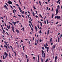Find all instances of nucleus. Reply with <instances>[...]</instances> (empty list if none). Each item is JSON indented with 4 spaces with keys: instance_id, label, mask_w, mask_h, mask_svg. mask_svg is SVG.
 <instances>
[{
    "instance_id": "f257e3e1",
    "label": "nucleus",
    "mask_w": 62,
    "mask_h": 62,
    "mask_svg": "<svg viewBox=\"0 0 62 62\" xmlns=\"http://www.w3.org/2000/svg\"><path fill=\"white\" fill-rule=\"evenodd\" d=\"M44 47L45 49H46L47 52H48V50L49 49V47H47V46H46L45 45H44Z\"/></svg>"
},
{
    "instance_id": "f03ea898",
    "label": "nucleus",
    "mask_w": 62,
    "mask_h": 62,
    "mask_svg": "<svg viewBox=\"0 0 62 62\" xmlns=\"http://www.w3.org/2000/svg\"><path fill=\"white\" fill-rule=\"evenodd\" d=\"M55 19H56V18L57 19H60V16H55Z\"/></svg>"
},
{
    "instance_id": "7ed1b4c3",
    "label": "nucleus",
    "mask_w": 62,
    "mask_h": 62,
    "mask_svg": "<svg viewBox=\"0 0 62 62\" xmlns=\"http://www.w3.org/2000/svg\"><path fill=\"white\" fill-rule=\"evenodd\" d=\"M8 3L9 4H10L11 5H12V2L11 1H9L8 2Z\"/></svg>"
},
{
    "instance_id": "20e7f679",
    "label": "nucleus",
    "mask_w": 62,
    "mask_h": 62,
    "mask_svg": "<svg viewBox=\"0 0 62 62\" xmlns=\"http://www.w3.org/2000/svg\"><path fill=\"white\" fill-rule=\"evenodd\" d=\"M58 13V9H57L56 10V14H55V15H57V14Z\"/></svg>"
},
{
    "instance_id": "39448f33",
    "label": "nucleus",
    "mask_w": 62,
    "mask_h": 62,
    "mask_svg": "<svg viewBox=\"0 0 62 62\" xmlns=\"http://www.w3.org/2000/svg\"><path fill=\"white\" fill-rule=\"evenodd\" d=\"M57 56H55V61H56V60H57Z\"/></svg>"
},
{
    "instance_id": "423d86ee",
    "label": "nucleus",
    "mask_w": 62,
    "mask_h": 62,
    "mask_svg": "<svg viewBox=\"0 0 62 62\" xmlns=\"http://www.w3.org/2000/svg\"><path fill=\"white\" fill-rule=\"evenodd\" d=\"M16 32H17V33H20V31H19V30H16Z\"/></svg>"
},
{
    "instance_id": "0eeeda50",
    "label": "nucleus",
    "mask_w": 62,
    "mask_h": 62,
    "mask_svg": "<svg viewBox=\"0 0 62 62\" xmlns=\"http://www.w3.org/2000/svg\"><path fill=\"white\" fill-rule=\"evenodd\" d=\"M60 8V7H59V6L58 5L57 6V9H59Z\"/></svg>"
},
{
    "instance_id": "6e6552de",
    "label": "nucleus",
    "mask_w": 62,
    "mask_h": 62,
    "mask_svg": "<svg viewBox=\"0 0 62 62\" xmlns=\"http://www.w3.org/2000/svg\"><path fill=\"white\" fill-rule=\"evenodd\" d=\"M4 8H6V9H8V7H7V6L6 5H5L4 7Z\"/></svg>"
},
{
    "instance_id": "1a4fd4ad",
    "label": "nucleus",
    "mask_w": 62,
    "mask_h": 62,
    "mask_svg": "<svg viewBox=\"0 0 62 62\" xmlns=\"http://www.w3.org/2000/svg\"><path fill=\"white\" fill-rule=\"evenodd\" d=\"M4 47L5 48H6L7 50H8V47L6 45H4Z\"/></svg>"
},
{
    "instance_id": "9d476101",
    "label": "nucleus",
    "mask_w": 62,
    "mask_h": 62,
    "mask_svg": "<svg viewBox=\"0 0 62 62\" xmlns=\"http://www.w3.org/2000/svg\"><path fill=\"white\" fill-rule=\"evenodd\" d=\"M38 62H39V55H38Z\"/></svg>"
},
{
    "instance_id": "9b49d317",
    "label": "nucleus",
    "mask_w": 62,
    "mask_h": 62,
    "mask_svg": "<svg viewBox=\"0 0 62 62\" xmlns=\"http://www.w3.org/2000/svg\"><path fill=\"white\" fill-rule=\"evenodd\" d=\"M14 11L16 12V10L14 9L13 10V13L15 14V12H14Z\"/></svg>"
},
{
    "instance_id": "f8f14e48",
    "label": "nucleus",
    "mask_w": 62,
    "mask_h": 62,
    "mask_svg": "<svg viewBox=\"0 0 62 62\" xmlns=\"http://www.w3.org/2000/svg\"><path fill=\"white\" fill-rule=\"evenodd\" d=\"M37 44H38V43H37V42L36 41H35V42L34 43V45H37Z\"/></svg>"
},
{
    "instance_id": "ddd939ff",
    "label": "nucleus",
    "mask_w": 62,
    "mask_h": 62,
    "mask_svg": "<svg viewBox=\"0 0 62 62\" xmlns=\"http://www.w3.org/2000/svg\"><path fill=\"white\" fill-rule=\"evenodd\" d=\"M7 28L8 29H9V28H10V25H9V26L8 25L7 26Z\"/></svg>"
},
{
    "instance_id": "4468645a",
    "label": "nucleus",
    "mask_w": 62,
    "mask_h": 62,
    "mask_svg": "<svg viewBox=\"0 0 62 62\" xmlns=\"http://www.w3.org/2000/svg\"><path fill=\"white\" fill-rule=\"evenodd\" d=\"M35 29L36 31L37 32V26H35Z\"/></svg>"
},
{
    "instance_id": "2eb2a0df",
    "label": "nucleus",
    "mask_w": 62,
    "mask_h": 62,
    "mask_svg": "<svg viewBox=\"0 0 62 62\" xmlns=\"http://www.w3.org/2000/svg\"><path fill=\"white\" fill-rule=\"evenodd\" d=\"M48 60H49V59H47L45 61V62H47L48 61Z\"/></svg>"
},
{
    "instance_id": "dca6fc26",
    "label": "nucleus",
    "mask_w": 62,
    "mask_h": 62,
    "mask_svg": "<svg viewBox=\"0 0 62 62\" xmlns=\"http://www.w3.org/2000/svg\"><path fill=\"white\" fill-rule=\"evenodd\" d=\"M23 31H24V28H23L22 29H21V30H23Z\"/></svg>"
},
{
    "instance_id": "f3484780",
    "label": "nucleus",
    "mask_w": 62,
    "mask_h": 62,
    "mask_svg": "<svg viewBox=\"0 0 62 62\" xmlns=\"http://www.w3.org/2000/svg\"><path fill=\"white\" fill-rule=\"evenodd\" d=\"M49 30H48L47 31V35H48L49 34Z\"/></svg>"
},
{
    "instance_id": "a211bd4d",
    "label": "nucleus",
    "mask_w": 62,
    "mask_h": 62,
    "mask_svg": "<svg viewBox=\"0 0 62 62\" xmlns=\"http://www.w3.org/2000/svg\"><path fill=\"white\" fill-rule=\"evenodd\" d=\"M39 33H40L41 34L42 32H41V31L40 30L39 31Z\"/></svg>"
},
{
    "instance_id": "6ab92c4d",
    "label": "nucleus",
    "mask_w": 62,
    "mask_h": 62,
    "mask_svg": "<svg viewBox=\"0 0 62 62\" xmlns=\"http://www.w3.org/2000/svg\"><path fill=\"white\" fill-rule=\"evenodd\" d=\"M46 22L47 24H48V23H49V22H48V20L47 19L46 20Z\"/></svg>"
},
{
    "instance_id": "aec40b11",
    "label": "nucleus",
    "mask_w": 62,
    "mask_h": 62,
    "mask_svg": "<svg viewBox=\"0 0 62 62\" xmlns=\"http://www.w3.org/2000/svg\"><path fill=\"white\" fill-rule=\"evenodd\" d=\"M8 54H7L5 55V58H7V56H8Z\"/></svg>"
},
{
    "instance_id": "412c9836",
    "label": "nucleus",
    "mask_w": 62,
    "mask_h": 62,
    "mask_svg": "<svg viewBox=\"0 0 62 62\" xmlns=\"http://www.w3.org/2000/svg\"><path fill=\"white\" fill-rule=\"evenodd\" d=\"M55 46L53 45V49H54L55 48V46Z\"/></svg>"
},
{
    "instance_id": "4be33fe9",
    "label": "nucleus",
    "mask_w": 62,
    "mask_h": 62,
    "mask_svg": "<svg viewBox=\"0 0 62 62\" xmlns=\"http://www.w3.org/2000/svg\"><path fill=\"white\" fill-rule=\"evenodd\" d=\"M39 15L40 16V17L42 18H43V17H42V16H41V15L40 14H39Z\"/></svg>"
},
{
    "instance_id": "5701e85b",
    "label": "nucleus",
    "mask_w": 62,
    "mask_h": 62,
    "mask_svg": "<svg viewBox=\"0 0 62 62\" xmlns=\"http://www.w3.org/2000/svg\"><path fill=\"white\" fill-rule=\"evenodd\" d=\"M60 40V38H59V37L58 38V42H59Z\"/></svg>"
},
{
    "instance_id": "b1692460",
    "label": "nucleus",
    "mask_w": 62,
    "mask_h": 62,
    "mask_svg": "<svg viewBox=\"0 0 62 62\" xmlns=\"http://www.w3.org/2000/svg\"><path fill=\"white\" fill-rule=\"evenodd\" d=\"M37 27L39 29H40V28H39V25H37Z\"/></svg>"
},
{
    "instance_id": "393cba45",
    "label": "nucleus",
    "mask_w": 62,
    "mask_h": 62,
    "mask_svg": "<svg viewBox=\"0 0 62 62\" xmlns=\"http://www.w3.org/2000/svg\"><path fill=\"white\" fill-rule=\"evenodd\" d=\"M24 46L23 47V51H24Z\"/></svg>"
},
{
    "instance_id": "a878e982",
    "label": "nucleus",
    "mask_w": 62,
    "mask_h": 62,
    "mask_svg": "<svg viewBox=\"0 0 62 62\" xmlns=\"http://www.w3.org/2000/svg\"><path fill=\"white\" fill-rule=\"evenodd\" d=\"M54 14H52V18H53L54 17Z\"/></svg>"
},
{
    "instance_id": "bb28decb",
    "label": "nucleus",
    "mask_w": 62,
    "mask_h": 62,
    "mask_svg": "<svg viewBox=\"0 0 62 62\" xmlns=\"http://www.w3.org/2000/svg\"><path fill=\"white\" fill-rule=\"evenodd\" d=\"M5 4L6 5H7V6H8V4L7 3H5Z\"/></svg>"
},
{
    "instance_id": "cd10ccee",
    "label": "nucleus",
    "mask_w": 62,
    "mask_h": 62,
    "mask_svg": "<svg viewBox=\"0 0 62 62\" xmlns=\"http://www.w3.org/2000/svg\"><path fill=\"white\" fill-rule=\"evenodd\" d=\"M40 25L41 26H42V23L41 22H40Z\"/></svg>"
},
{
    "instance_id": "c85d7f7f",
    "label": "nucleus",
    "mask_w": 62,
    "mask_h": 62,
    "mask_svg": "<svg viewBox=\"0 0 62 62\" xmlns=\"http://www.w3.org/2000/svg\"><path fill=\"white\" fill-rule=\"evenodd\" d=\"M52 38H51L50 39V42H51V41H52Z\"/></svg>"
},
{
    "instance_id": "c756f323",
    "label": "nucleus",
    "mask_w": 62,
    "mask_h": 62,
    "mask_svg": "<svg viewBox=\"0 0 62 62\" xmlns=\"http://www.w3.org/2000/svg\"><path fill=\"white\" fill-rule=\"evenodd\" d=\"M45 53H44V58H45Z\"/></svg>"
},
{
    "instance_id": "7c9ffc66",
    "label": "nucleus",
    "mask_w": 62,
    "mask_h": 62,
    "mask_svg": "<svg viewBox=\"0 0 62 62\" xmlns=\"http://www.w3.org/2000/svg\"><path fill=\"white\" fill-rule=\"evenodd\" d=\"M14 30V27L13 26L12 27V30Z\"/></svg>"
},
{
    "instance_id": "2f4dec72",
    "label": "nucleus",
    "mask_w": 62,
    "mask_h": 62,
    "mask_svg": "<svg viewBox=\"0 0 62 62\" xmlns=\"http://www.w3.org/2000/svg\"><path fill=\"white\" fill-rule=\"evenodd\" d=\"M3 32H2L3 34H4L5 33V30H3Z\"/></svg>"
},
{
    "instance_id": "473e14b6",
    "label": "nucleus",
    "mask_w": 62,
    "mask_h": 62,
    "mask_svg": "<svg viewBox=\"0 0 62 62\" xmlns=\"http://www.w3.org/2000/svg\"><path fill=\"white\" fill-rule=\"evenodd\" d=\"M5 58V57H4V56L3 55V59H4Z\"/></svg>"
},
{
    "instance_id": "72a5a7b5",
    "label": "nucleus",
    "mask_w": 62,
    "mask_h": 62,
    "mask_svg": "<svg viewBox=\"0 0 62 62\" xmlns=\"http://www.w3.org/2000/svg\"><path fill=\"white\" fill-rule=\"evenodd\" d=\"M33 8H34V9H36V8L35 7V6H33Z\"/></svg>"
},
{
    "instance_id": "f704fd0d",
    "label": "nucleus",
    "mask_w": 62,
    "mask_h": 62,
    "mask_svg": "<svg viewBox=\"0 0 62 62\" xmlns=\"http://www.w3.org/2000/svg\"><path fill=\"white\" fill-rule=\"evenodd\" d=\"M16 56V52L14 51V52Z\"/></svg>"
},
{
    "instance_id": "c9c22d12",
    "label": "nucleus",
    "mask_w": 62,
    "mask_h": 62,
    "mask_svg": "<svg viewBox=\"0 0 62 62\" xmlns=\"http://www.w3.org/2000/svg\"><path fill=\"white\" fill-rule=\"evenodd\" d=\"M42 49H43V50H44V47H42Z\"/></svg>"
},
{
    "instance_id": "e433bc0d",
    "label": "nucleus",
    "mask_w": 62,
    "mask_h": 62,
    "mask_svg": "<svg viewBox=\"0 0 62 62\" xmlns=\"http://www.w3.org/2000/svg\"><path fill=\"white\" fill-rule=\"evenodd\" d=\"M24 11H23V12H22V13L23 14V13H24Z\"/></svg>"
},
{
    "instance_id": "4c0bfd02",
    "label": "nucleus",
    "mask_w": 62,
    "mask_h": 62,
    "mask_svg": "<svg viewBox=\"0 0 62 62\" xmlns=\"http://www.w3.org/2000/svg\"><path fill=\"white\" fill-rule=\"evenodd\" d=\"M18 16H19V17H21V15H18Z\"/></svg>"
},
{
    "instance_id": "58836bf2",
    "label": "nucleus",
    "mask_w": 62,
    "mask_h": 62,
    "mask_svg": "<svg viewBox=\"0 0 62 62\" xmlns=\"http://www.w3.org/2000/svg\"><path fill=\"white\" fill-rule=\"evenodd\" d=\"M16 6H17L18 7H19V6L18 5V4H16Z\"/></svg>"
},
{
    "instance_id": "ea45409f",
    "label": "nucleus",
    "mask_w": 62,
    "mask_h": 62,
    "mask_svg": "<svg viewBox=\"0 0 62 62\" xmlns=\"http://www.w3.org/2000/svg\"><path fill=\"white\" fill-rule=\"evenodd\" d=\"M41 62H43V59H42V58H41Z\"/></svg>"
},
{
    "instance_id": "a19ab883",
    "label": "nucleus",
    "mask_w": 62,
    "mask_h": 62,
    "mask_svg": "<svg viewBox=\"0 0 62 62\" xmlns=\"http://www.w3.org/2000/svg\"><path fill=\"white\" fill-rule=\"evenodd\" d=\"M44 23H45V24H46V21H45V20Z\"/></svg>"
},
{
    "instance_id": "79ce46f5",
    "label": "nucleus",
    "mask_w": 62,
    "mask_h": 62,
    "mask_svg": "<svg viewBox=\"0 0 62 62\" xmlns=\"http://www.w3.org/2000/svg\"><path fill=\"white\" fill-rule=\"evenodd\" d=\"M4 54H5L6 55L7 54H8L7 53L5 52L4 53Z\"/></svg>"
},
{
    "instance_id": "37998d69",
    "label": "nucleus",
    "mask_w": 62,
    "mask_h": 62,
    "mask_svg": "<svg viewBox=\"0 0 62 62\" xmlns=\"http://www.w3.org/2000/svg\"><path fill=\"white\" fill-rule=\"evenodd\" d=\"M36 18H38V16H35Z\"/></svg>"
},
{
    "instance_id": "c03bdc74",
    "label": "nucleus",
    "mask_w": 62,
    "mask_h": 62,
    "mask_svg": "<svg viewBox=\"0 0 62 62\" xmlns=\"http://www.w3.org/2000/svg\"><path fill=\"white\" fill-rule=\"evenodd\" d=\"M18 8H19V10H21V8H20V7H18Z\"/></svg>"
},
{
    "instance_id": "a18cd8bd",
    "label": "nucleus",
    "mask_w": 62,
    "mask_h": 62,
    "mask_svg": "<svg viewBox=\"0 0 62 62\" xmlns=\"http://www.w3.org/2000/svg\"><path fill=\"white\" fill-rule=\"evenodd\" d=\"M62 34H61V35L60 38H62Z\"/></svg>"
},
{
    "instance_id": "49530a36",
    "label": "nucleus",
    "mask_w": 62,
    "mask_h": 62,
    "mask_svg": "<svg viewBox=\"0 0 62 62\" xmlns=\"http://www.w3.org/2000/svg\"><path fill=\"white\" fill-rule=\"evenodd\" d=\"M25 55L26 57V58H27V57H28L27 56V55Z\"/></svg>"
},
{
    "instance_id": "de8ad7c7",
    "label": "nucleus",
    "mask_w": 62,
    "mask_h": 62,
    "mask_svg": "<svg viewBox=\"0 0 62 62\" xmlns=\"http://www.w3.org/2000/svg\"><path fill=\"white\" fill-rule=\"evenodd\" d=\"M29 23H32V22H31V21H29Z\"/></svg>"
},
{
    "instance_id": "09e8293b",
    "label": "nucleus",
    "mask_w": 62,
    "mask_h": 62,
    "mask_svg": "<svg viewBox=\"0 0 62 62\" xmlns=\"http://www.w3.org/2000/svg\"><path fill=\"white\" fill-rule=\"evenodd\" d=\"M10 47H11V49H12V50H13V48H12V46H10Z\"/></svg>"
},
{
    "instance_id": "8fccbe9b",
    "label": "nucleus",
    "mask_w": 62,
    "mask_h": 62,
    "mask_svg": "<svg viewBox=\"0 0 62 62\" xmlns=\"http://www.w3.org/2000/svg\"><path fill=\"white\" fill-rule=\"evenodd\" d=\"M0 47H1V48H3V45H1L0 46Z\"/></svg>"
},
{
    "instance_id": "3c124183",
    "label": "nucleus",
    "mask_w": 62,
    "mask_h": 62,
    "mask_svg": "<svg viewBox=\"0 0 62 62\" xmlns=\"http://www.w3.org/2000/svg\"><path fill=\"white\" fill-rule=\"evenodd\" d=\"M6 34H7V35H8V32H6Z\"/></svg>"
},
{
    "instance_id": "603ef678",
    "label": "nucleus",
    "mask_w": 62,
    "mask_h": 62,
    "mask_svg": "<svg viewBox=\"0 0 62 62\" xmlns=\"http://www.w3.org/2000/svg\"><path fill=\"white\" fill-rule=\"evenodd\" d=\"M60 0H58V1H57V3H58V2H59Z\"/></svg>"
},
{
    "instance_id": "864d4df0",
    "label": "nucleus",
    "mask_w": 62,
    "mask_h": 62,
    "mask_svg": "<svg viewBox=\"0 0 62 62\" xmlns=\"http://www.w3.org/2000/svg\"><path fill=\"white\" fill-rule=\"evenodd\" d=\"M42 53H44V51L43 50H42Z\"/></svg>"
},
{
    "instance_id": "5fc2aeb1",
    "label": "nucleus",
    "mask_w": 62,
    "mask_h": 62,
    "mask_svg": "<svg viewBox=\"0 0 62 62\" xmlns=\"http://www.w3.org/2000/svg\"><path fill=\"white\" fill-rule=\"evenodd\" d=\"M39 41H40V42H41V41H42V40H41V39H40V40H39Z\"/></svg>"
},
{
    "instance_id": "6e6d98bb",
    "label": "nucleus",
    "mask_w": 62,
    "mask_h": 62,
    "mask_svg": "<svg viewBox=\"0 0 62 62\" xmlns=\"http://www.w3.org/2000/svg\"><path fill=\"white\" fill-rule=\"evenodd\" d=\"M16 23H17V22H14V24H16Z\"/></svg>"
},
{
    "instance_id": "4d7b16f0",
    "label": "nucleus",
    "mask_w": 62,
    "mask_h": 62,
    "mask_svg": "<svg viewBox=\"0 0 62 62\" xmlns=\"http://www.w3.org/2000/svg\"><path fill=\"white\" fill-rule=\"evenodd\" d=\"M19 21H18L17 22V23H19Z\"/></svg>"
},
{
    "instance_id": "13d9d810",
    "label": "nucleus",
    "mask_w": 62,
    "mask_h": 62,
    "mask_svg": "<svg viewBox=\"0 0 62 62\" xmlns=\"http://www.w3.org/2000/svg\"><path fill=\"white\" fill-rule=\"evenodd\" d=\"M28 61H29V60H28V59H27V62H28Z\"/></svg>"
},
{
    "instance_id": "bf43d9fd",
    "label": "nucleus",
    "mask_w": 62,
    "mask_h": 62,
    "mask_svg": "<svg viewBox=\"0 0 62 62\" xmlns=\"http://www.w3.org/2000/svg\"><path fill=\"white\" fill-rule=\"evenodd\" d=\"M12 31H13V32H14V33L15 32V31H14V30H12Z\"/></svg>"
},
{
    "instance_id": "052dcab7",
    "label": "nucleus",
    "mask_w": 62,
    "mask_h": 62,
    "mask_svg": "<svg viewBox=\"0 0 62 62\" xmlns=\"http://www.w3.org/2000/svg\"><path fill=\"white\" fill-rule=\"evenodd\" d=\"M51 45H53V43H51Z\"/></svg>"
},
{
    "instance_id": "680f3d73",
    "label": "nucleus",
    "mask_w": 62,
    "mask_h": 62,
    "mask_svg": "<svg viewBox=\"0 0 62 62\" xmlns=\"http://www.w3.org/2000/svg\"><path fill=\"white\" fill-rule=\"evenodd\" d=\"M36 41H37V43H38V39H37Z\"/></svg>"
},
{
    "instance_id": "e2e57ef3",
    "label": "nucleus",
    "mask_w": 62,
    "mask_h": 62,
    "mask_svg": "<svg viewBox=\"0 0 62 62\" xmlns=\"http://www.w3.org/2000/svg\"><path fill=\"white\" fill-rule=\"evenodd\" d=\"M22 17H23V18H24V16H23V15H22Z\"/></svg>"
},
{
    "instance_id": "0e129e2a",
    "label": "nucleus",
    "mask_w": 62,
    "mask_h": 62,
    "mask_svg": "<svg viewBox=\"0 0 62 62\" xmlns=\"http://www.w3.org/2000/svg\"><path fill=\"white\" fill-rule=\"evenodd\" d=\"M58 23V22H56V24H57V23Z\"/></svg>"
},
{
    "instance_id": "69168bd1",
    "label": "nucleus",
    "mask_w": 62,
    "mask_h": 62,
    "mask_svg": "<svg viewBox=\"0 0 62 62\" xmlns=\"http://www.w3.org/2000/svg\"><path fill=\"white\" fill-rule=\"evenodd\" d=\"M23 42V40H21V42Z\"/></svg>"
},
{
    "instance_id": "338daca9",
    "label": "nucleus",
    "mask_w": 62,
    "mask_h": 62,
    "mask_svg": "<svg viewBox=\"0 0 62 62\" xmlns=\"http://www.w3.org/2000/svg\"><path fill=\"white\" fill-rule=\"evenodd\" d=\"M33 58L34 60H35V57H33Z\"/></svg>"
},
{
    "instance_id": "774afa93",
    "label": "nucleus",
    "mask_w": 62,
    "mask_h": 62,
    "mask_svg": "<svg viewBox=\"0 0 62 62\" xmlns=\"http://www.w3.org/2000/svg\"><path fill=\"white\" fill-rule=\"evenodd\" d=\"M6 30H7V31H8V29L7 28H6Z\"/></svg>"
}]
</instances>
